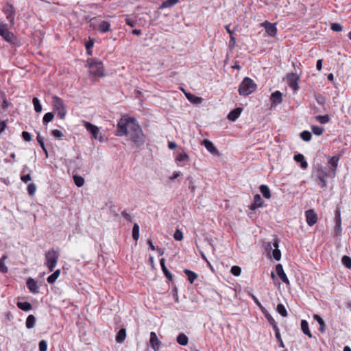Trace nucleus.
<instances>
[{
  "instance_id": "1",
  "label": "nucleus",
  "mask_w": 351,
  "mask_h": 351,
  "mask_svg": "<svg viewBox=\"0 0 351 351\" xmlns=\"http://www.w3.org/2000/svg\"><path fill=\"white\" fill-rule=\"evenodd\" d=\"M123 135H128L137 146L145 143L142 129L134 118L123 117L119 121L117 136Z\"/></svg>"
},
{
  "instance_id": "2",
  "label": "nucleus",
  "mask_w": 351,
  "mask_h": 351,
  "mask_svg": "<svg viewBox=\"0 0 351 351\" xmlns=\"http://www.w3.org/2000/svg\"><path fill=\"white\" fill-rule=\"evenodd\" d=\"M256 89V83L250 77H245L239 87L240 95L247 96L254 93Z\"/></svg>"
},
{
  "instance_id": "3",
  "label": "nucleus",
  "mask_w": 351,
  "mask_h": 351,
  "mask_svg": "<svg viewBox=\"0 0 351 351\" xmlns=\"http://www.w3.org/2000/svg\"><path fill=\"white\" fill-rule=\"evenodd\" d=\"M45 265L47 266L49 271L51 272L54 270L57 265L59 258V253L54 249H51L45 253Z\"/></svg>"
},
{
  "instance_id": "4",
  "label": "nucleus",
  "mask_w": 351,
  "mask_h": 351,
  "mask_svg": "<svg viewBox=\"0 0 351 351\" xmlns=\"http://www.w3.org/2000/svg\"><path fill=\"white\" fill-rule=\"evenodd\" d=\"M90 27L96 29L101 33H106L110 30V23L106 21L99 20L97 17H93L89 21Z\"/></svg>"
},
{
  "instance_id": "5",
  "label": "nucleus",
  "mask_w": 351,
  "mask_h": 351,
  "mask_svg": "<svg viewBox=\"0 0 351 351\" xmlns=\"http://www.w3.org/2000/svg\"><path fill=\"white\" fill-rule=\"evenodd\" d=\"M52 105L53 109L58 112L59 118L64 119L66 114V110L62 99L58 96H53L52 97Z\"/></svg>"
},
{
  "instance_id": "6",
  "label": "nucleus",
  "mask_w": 351,
  "mask_h": 351,
  "mask_svg": "<svg viewBox=\"0 0 351 351\" xmlns=\"http://www.w3.org/2000/svg\"><path fill=\"white\" fill-rule=\"evenodd\" d=\"M330 171H327L323 167H317L315 171L316 180L318 182V184L322 188H325L327 186L326 178L328 177H332L330 176Z\"/></svg>"
},
{
  "instance_id": "7",
  "label": "nucleus",
  "mask_w": 351,
  "mask_h": 351,
  "mask_svg": "<svg viewBox=\"0 0 351 351\" xmlns=\"http://www.w3.org/2000/svg\"><path fill=\"white\" fill-rule=\"evenodd\" d=\"M0 36L10 44H14L16 40L15 35L8 30L7 25L3 23L0 24Z\"/></svg>"
},
{
  "instance_id": "8",
  "label": "nucleus",
  "mask_w": 351,
  "mask_h": 351,
  "mask_svg": "<svg viewBox=\"0 0 351 351\" xmlns=\"http://www.w3.org/2000/svg\"><path fill=\"white\" fill-rule=\"evenodd\" d=\"M3 12L6 16V19L8 20L10 27H13L15 24L14 18H15V9L12 4L10 3H7L2 9Z\"/></svg>"
},
{
  "instance_id": "9",
  "label": "nucleus",
  "mask_w": 351,
  "mask_h": 351,
  "mask_svg": "<svg viewBox=\"0 0 351 351\" xmlns=\"http://www.w3.org/2000/svg\"><path fill=\"white\" fill-rule=\"evenodd\" d=\"M83 123L84 126L85 127L86 130L88 131L92 134L93 138L95 140H99L100 142L103 141V136L101 135V134H100L99 128L97 126L90 123V122L85 121H84Z\"/></svg>"
},
{
  "instance_id": "10",
  "label": "nucleus",
  "mask_w": 351,
  "mask_h": 351,
  "mask_svg": "<svg viewBox=\"0 0 351 351\" xmlns=\"http://www.w3.org/2000/svg\"><path fill=\"white\" fill-rule=\"evenodd\" d=\"M90 73L95 76L104 77L105 75L101 62L93 60L90 64Z\"/></svg>"
},
{
  "instance_id": "11",
  "label": "nucleus",
  "mask_w": 351,
  "mask_h": 351,
  "mask_svg": "<svg viewBox=\"0 0 351 351\" xmlns=\"http://www.w3.org/2000/svg\"><path fill=\"white\" fill-rule=\"evenodd\" d=\"M287 78L289 86L295 91L298 90L300 77L296 73H291L287 74Z\"/></svg>"
},
{
  "instance_id": "12",
  "label": "nucleus",
  "mask_w": 351,
  "mask_h": 351,
  "mask_svg": "<svg viewBox=\"0 0 351 351\" xmlns=\"http://www.w3.org/2000/svg\"><path fill=\"white\" fill-rule=\"evenodd\" d=\"M272 246L274 247V250L272 251V256L274 258L276 261H279L281 258V252L278 249L279 242L278 240H275L274 242L271 244L268 243L266 246V250H271Z\"/></svg>"
},
{
  "instance_id": "13",
  "label": "nucleus",
  "mask_w": 351,
  "mask_h": 351,
  "mask_svg": "<svg viewBox=\"0 0 351 351\" xmlns=\"http://www.w3.org/2000/svg\"><path fill=\"white\" fill-rule=\"evenodd\" d=\"M341 155H336L333 156L332 157L330 158L328 160V165H330V176H332V177H335L336 174V170L338 166V162L340 159Z\"/></svg>"
},
{
  "instance_id": "14",
  "label": "nucleus",
  "mask_w": 351,
  "mask_h": 351,
  "mask_svg": "<svg viewBox=\"0 0 351 351\" xmlns=\"http://www.w3.org/2000/svg\"><path fill=\"white\" fill-rule=\"evenodd\" d=\"M149 343L154 351L159 350L161 346V341L158 339L155 332H150Z\"/></svg>"
},
{
  "instance_id": "15",
  "label": "nucleus",
  "mask_w": 351,
  "mask_h": 351,
  "mask_svg": "<svg viewBox=\"0 0 351 351\" xmlns=\"http://www.w3.org/2000/svg\"><path fill=\"white\" fill-rule=\"evenodd\" d=\"M306 223L309 226H313L317 221V214L313 209H309L305 212Z\"/></svg>"
},
{
  "instance_id": "16",
  "label": "nucleus",
  "mask_w": 351,
  "mask_h": 351,
  "mask_svg": "<svg viewBox=\"0 0 351 351\" xmlns=\"http://www.w3.org/2000/svg\"><path fill=\"white\" fill-rule=\"evenodd\" d=\"M202 145H204L206 149L211 154L214 156H219L220 153L215 145L208 140H204L202 142Z\"/></svg>"
},
{
  "instance_id": "17",
  "label": "nucleus",
  "mask_w": 351,
  "mask_h": 351,
  "mask_svg": "<svg viewBox=\"0 0 351 351\" xmlns=\"http://www.w3.org/2000/svg\"><path fill=\"white\" fill-rule=\"evenodd\" d=\"M262 26L265 29L266 32L270 36H275L277 33V28L276 24L271 23L266 21L262 23Z\"/></svg>"
},
{
  "instance_id": "18",
  "label": "nucleus",
  "mask_w": 351,
  "mask_h": 351,
  "mask_svg": "<svg viewBox=\"0 0 351 351\" xmlns=\"http://www.w3.org/2000/svg\"><path fill=\"white\" fill-rule=\"evenodd\" d=\"M276 271L280 279L286 285H289V280L283 270L282 265L281 264H278L276 266Z\"/></svg>"
},
{
  "instance_id": "19",
  "label": "nucleus",
  "mask_w": 351,
  "mask_h": 351,
  "mask_svg": "<svg viewBox=\"0 0 351 351\" xmlns=\"http://www.w3.org/2000/svg\"><path fill=\"white\" fill-rule=\"evenodd\" d=\"M263 202L262 198L259 194H256L254 196L253 202L249 206V208L252 210H255L263 206Z\"/></svg>"
},
{
  "instance_id": "20",
  "label": "nucleus",
  "mask_w": 351,
  "mask_h": 351,
  "mask_svg": "<svg viewBox=\"0 0 351 351\" xmlns=\"http://www.w3.org/2000/svg\"><path fill=\"white\" fill-rule=\"evenodd\" d=\"M26 285L30 292L33 293H38L39 288L37 285L36 282L33 278H28L26 282Z\"/></svg>"
},
{
  "instance_id": "21",
  "label": "nucleus",
  "mask_w": 351,
  "mask_h": 351,
  "mask_svg": "<svg viewBox=\"0 0 351 351\" xmlns=\"http://www.w3.org/2000/svg\"><path fill=\"white\" fill-rule=\"evenodd\" d=\"M271 101L272 105L280 104L282 101V94L278 90L275 91L271 95Z\"/></svg>"
},
{
  "instance_id": "22",
  "label": "nucleus",
  "mask_w": 351,
  "mask_h": 351,
  "mask_svg": "<svg viewBox=\"0 0 351 351\" xmlns=\"http://www.w3.org/2000/svg\"><path fill=\"white\" fill-rule=\"evenodd\" d=\"M241 112V108H236L235 109L230 112V113L228 115V119L230 121H234L239 117Z\"/></svg>"
},
{
  "instance_id": "23",
  "label": "nucleus",
  "mask_w": 351,
  "mask_h": 351,
  "mask_svg": "<svg viewBox=\"0 0 351 351\" xmlns=\"http://www.w3.org/2000/svg\"><path fill=\"white\" fill-rule=\"evenodd\" d=\"M294 160L300 164V167L302 169H305L308 167V162L305 160V158L303 154H298L294 156Z\"/></svg>"
},
{
  "instance_id": "24",
  "label": "nucleus",
  "mask_w": 351,
  "mask_h": 351,
  "mask_svg": "<svg viewBox=\"0 0 351 351\" xmlns=\"http://www.w3.org/2000/svg\"><path fill=\"white\" fill-rule=\"evenodd\" d=\"M160 266H161V269L165 276V277L169 280V281H172L173 280V276L172 274L169 272V271L167 269L166 265H165V258H161L160 261Z\"/></svg>"
},
{
  "instance_id": "25",
  "label": "nucleus",
  "mask_w": 351,
  "mask_h": 351,
  "mask_svg": "<svg viewBox=\"0 0 351 351\" xmlns=\"http://www.w3.org/2000/svg\"><path fill=\"white\" fill-rule=\"evenodd\" d=\"M180 2V0H166L164 1L158 7L159 10H162L167 8H172Z\"/></svg>"
},
{
  "instance_id": "26",
  "label": "nucleus",
  "mask_w": 351,
  "mask_h": 351,
  "mask_svg": "<svg viewBox=\"0 0 351 351\" xmlns=\"http://www.w3.org/2000/svg\"><path fill=\"white\" fill-rule=\"evenodd\" d=\"M36 324V317L33 315H29L26 319L25 326L28 329L33 328Z\"/></svg>"
},
{
  "instance_id": "27",
  "label": "nucleus",
  "mask_w": 351,
  "mask_h": 351,
  "mask_svg": "<svg viewBox=\"0 0 351 351\" xmlns=\"http://www.w3.org/2000/svg\"><path fill=\"white\" fill-rule=\"evenodd\" d=\"M313 319H314V320H315L318 322V324L319 325V331L322 333H324L325 332V326H326L324 319L319 315H317V314H315L313 315Z\"/></svg>"
},
{
  "instance_id": "28",
  "label": "nucleus",
  "mask_w": 351,
  "mask_h": 351,
  "mask_svg": "<svg viewBox=\"0 0 351 351\" xmlns=\"http://www.w3.org/2000/svg\"><path fill=\"white\" fill-rule=\"evenodd\" d=\"M16 305L19 308L24 311H29L32 308V304L28 302H18Z\"/></svg>"
},
{
  "instance_id": "29",
  "label": "nucleus",
  "mask_w": 351,
  "mask_h": 351,
  "mask_svg": "<svg viewBox=\"0 0 351 351\" xmlns=\"http://www.w3.org/2000/svg\"><path fill=\"white\" fill-rule=\"evenodd\" d=\"M177 342L181 346H186L189 342V339L185 334L180 333L177 337Z\"/></svg>"
},
{
  "instance_id": "30",
  "label": "nucleus",
  "mask_w": 351,
  "mask_h": 351,
  "mask_svg": "<svg viewBox=\"0 0 351 351\" xmlns=\"http://www.w3.org/2000/svg\"><path fill=\"white\" fill-rule=\"evenodd\" d=\"M126 337V330L125 328H121L119 330L117 336L116 341L118 343H123Z\"/></svg>"
},
{
  "instance_id": "31",
  "label": "nucleus",
  "mask_w": 351,
  "mask_h": 351,
  "mask_svg": "<svg viewBox=\"0 0 351 351\" xmlns=\"http://www.w3.org/2000/svg\"><path fill=\"white\" fill-rule=\"evenodd\" d=\"M261 193L263 194V197L266 199H269L271 197V193L269 187L267 185L262 184L259 187Z\"/></svg>"
},
{
  "instance_id": "32",
  "label": "nucleus",
  "mask_w": 351,
  "mask_h": 351,
  "mask_svg": "<svg viewBox=\"0 0 351 351\" xmlns=\"http://www.w3.org/2000/svg\"><path fill=\"white\" fill-rule=\"evenodd\" d=\"M184 273L187 276L188 280L191 284L193 283L195 280L197 278V275L189 269H185Z\"/></svg>"
},
{
  "instance_id": "33",
  "label": "nucleus",
  "mask_w": 351,
  "mask_h": 351,
  "mask_svg": "<svg viewBox=\"0 0 351 351\" xmlns=\"http://www.w3.org/2000/svg\"><path fill=\"white\" fill-rule=\"evenodd\" d=\"M301 329L304 334L306 335L308 337H311L312 335L308 328V324L306 320H302L301 322Z\"/></svg>"
},
{
  "instance_id": "34",
  "label": "nucleus",
  "mask_w": 351,
  "mask_h": 351,
  "mask_svg": "<svg viewBox=\"0 0 351 351\" xmlns=\"http://www.w3.org/2000/svg\"><path fill=\"white\" fill-rule=\"evenodd\" d=\"M60 274V270L57 269L52 274L48 276L47 281L49 284H53L57 280Z\"/></svg>"
},
{
  "instance_id": "35",
  "label": "nucleus",
  "mask_w": 351,
  "mask_h": 351,
  "mask_svg": "<svg viewBox=\"0 0 351 351\" xmlns=\"http://www.w3.org/2000/svg\"><path fill=\"white\" fill-rule=\"evenodd\" d=\"M8 258V256L6 254L3 255V256L0 258V272L3 274H5L8 272V269L5 265V261Z\"/></svg>"
},
{
  "instance_id": "36",
  "label": "nucleus",
  "mask_w": 351,
  "mask_h": 351,
  "mask_svg": "<svg viewBox=\"0 0 351 351\" xmlns=\"http://www.w3.org/2000/svg\"><path fill=\"white\" fill-rule=\"evenodd\" d=\"M187 99L193 104H199L202 101V98L197 97L192 94H186Z\"/></svg>"
},
{
  "instance_id": "37",
  "label": "nucleus",
  "mask_w": 351,
  "mask_h": 351,
  "mask_svg": "<svg viewBox=\"0 0 351 351\" xmlns=\"http://www.w3.org/2000/svg\"><path fill=\"white\" fill-rule=\"evenodd\" d=\"M32 103L34 107V110L36 112H40L42 111V105L40 100L37 97H34Z\"/></svg>"
},
{
  "instance_id": "38",
  "label": "nucleus",
  "mask_w": 351,
  "mask_h": 351,
  "mask_svg": "<svg viewBox=\"0 0 351 351\" xmlns=\"http://www.w3.org/2000/svg\"><path fill=\"white\" fill-rule=\"evenodd\" d=\"M300 138L306 142L310 141L312 138L311 133L307 130H304V131L300 133Z\"/></svg>"
},
{
  "instance_id": "39",
  "label": "nucleus",
  "mask_w": 351,
  "mask_h": 351,
  "mask_svg": "<svg viewBox=\"0 0 351 351\" xmlns=\"http://www.w3.org/2000/svg\"><path fill=\"white\" fill-rule=\"evenodd\" d=\"M277 312L282 317L287 316V311L282 304H278L276 308Z\"/></svg>"
},
{
  "instance_id": "40",
  "label": "nucleus",
  "mask_w": 351,
  "mask_h": 351,
  "mask_svg": "<svg viewBox=\"0 0 351 351\" xmlns=\"http://www.w3.org/2000/svg\"><path fill=\"white\" fill-rule=\"evenodd\" d=\"M132 238L135 241H138L139 238V226L137 223H134L133 226Z\"/></svg>"
},
{
  "instance_id": "41",
  "label": "nucleus",
  "mask_w": 351,
  "mask_h": 351,
  "mask_svg": "<svg viewBox=\"0 0 351 351\" xmlns=\"http://www.w3.org/2000/svg\"><path fill=\"white\" fill-rule=\"evenodd\" d=\"M312 132L314 134L317 136L322 135L324 132V128L322 127L317 126V125H313L311 126Z\"/></svg>"
},
{
  "instance_id": "42",
  "label": "nucleus",
  "mask_w": 351,
  "mask_h": 351,
  "mask_svg": "<svg viewBox=\"0 0 351 351\" xmlns=\"http://www.w3.org/2000/svg\"><path fill=\"white\" fill-rule=\"evenodd\" d=\"M315 119L321 124H326L330 121L328 115H318L315 117Z\"/></svg>"
},
{
  "instance_id": "43",
  "label": "nucleus",
  "mask_w": 351,
  "mask_h": 351,
  "mask_svg": "<svg viewBox=\"0 0 351 351\" xmlns=\"http://www.w3.org/2000/svg\"><path fill=\"white\" fill-rule=\"evenodd\" d=\"M54 117V114L53 112H47L46 113L43 119V122L45 125H47L48 123L51 122Z\"/></svg>"
},
{
  "instance_id": "44",
  "label": "nucleus",
  "mask_w": 351,
  "mask_h": 351,
  "mask_svg": "<svg viewBox=\"0 0 351 351\" xmlns=\"http://www.w3.org/2000/svg\"><path fill=\"white\" fill-rule=\"evenodd\" d=\"M73 180L75 185L78 187L82 186L84 184V179L80 176H74Z\"/></svg>"
},
{
  "instance_id": "45",
  "label": "nucleus",
  "mask_w": 351,
  "mask_h": 351,
  "mask_svg": "<svg viewBox=\"0 0 351 351\" xmlns=\"http://www.w3.org/2000/svg\"><path fill=\"white\" fill-rule=\"evenodd\" d=\"M51 134L56 139L58 140H62L64 136V134L58 130H53Z\"/></svg>"
},
{
  "instance_id": "46",
  "label": "nucleus",
  "mask_w": 351,
  "mask_h": 351,
  "mask_svg": "<svg viewBox=\"0 0 351 351\" xmlns=\"http://www.w3.org/2000/svg\"><path fill=\"white\" fill-rule=\"evenodd\" d=\"M189 156L187 154L184 152H182L177 155L176 160L177 162H183L187 160Z\"/></svg>"
},
{
  "instance_id": "47",
  "label": "nucleus",
  "mask_w": 351,
  "mask_h": 351,
  "mask_svg": "<svg viewBox=\"0 0 351 351\" xmlns=\"http://www.w3.org/2000/svg\"><path fill=\"white\" fill-rule=\"evenodd\" d=\"M341 262L347 268L350 269L351 267V258L350 256H343Z\"/></svg>"
},
{
  "instance_id": "48",
  "label": "nucleus",
  "mask_w": 351,
  "mask_h": 351,
  "mask_svg": "<svg viewBox=\"0 0 351 351\" xmlns=\"http://www.w3.org/2000/svg\"><path fill=\"white\" fill-rule=\"evenodd\" d=\"M230 272L234 276H239L241 273V269L237 265H234L231 267Z\"/></svg>"
},
{
  "instance_id": "49",
  "label": "nucleus",
  "mask_w": 351,
  "mask_h": 351,
  "mask_svg": "<svg viewBox=\"0 0 351 351\" xmlns=\"http://www.w3.org/2000/svg\"><path fill=\"white\" fill-rule=\"evenodd\" d=\"M39 351H47V342L45 340L40 341L38 343Z\"/></svg>"
},
{
  "instance_id": "50",
  "label": "nucleus",
  "mask_w": 351,
  "mask_h": 351,
  "mask_svg": "<svg viewBox=\"0 0 351 351\" xmlns=\"http://www.w3.org/2000/svg\"><path fill=\"white\" fill-rule=\"evenodd\" d=\"M27 189L28 193L30 195H33L36 192V186L35 184L30 183L29 184H28Z\"/></svg>"
},
{
  "instance_id": "51",
  "label": "nucleus",
  "mask_w": 351,
  "mask_h": 351,
  "mask_svg": "<svg viewBox=\"0 0 351 351\" xmlns=\"http://www.w3.org/2000/svg\"><path fill=\"white\" fill-rule=\"evenodd\" d=\"M125 21V23L132 27H134L136 25V21L134 19L129 17L128 16H126Z\"/></svg>"
},
{
  "instance_id": "52",
  "label": "nucleus",
  "mask_w": 351,
  "mask_h": 351,
  "mask_svg": "<svg viewBox=\"0 0 351 351\" xmlns=\"http://www.w3.org/2000/svg\"><path fill=\"white\" fill-rule=\"evenodd\" d=\"M21 180L24 183H27L29 181L32 180V177L30 176L29 173H21Z\"/></svg>"
},
{
  "instance_id": "53",
  "label": "nucleus",
  "mask_w": 351,
  "mask_h": 351,
  "mask_svg": "<svg viewBox=\"0 0 351 351\" xmlns=\"http://www.w3.org/2000/svg\"><path fill=\"white\" fill-rule=\"evenodd\" d=\"M173 237L174 239L176 240V241H181L183 239V233L181 230H176L174 234H173Z\"/></svg>"
},
{
  "instance_id": "54",
  "label": "nucleus",
  "mask_w": 351,
  "mask_h": 351,
  "mask_svg": "<svg viewBox=\"0 0 351 351\" xmlns=\"http://www.w3.org/2000/svg\"><path fill=\"white\" fill-rule=\"evenodd\" d=\"M343 29V27L337 23H334L331 24V29L334 32H341Z\"/></svg>"
},
{
  "instance_id": "55",
  "label": "nucleus",
  "mask_w": 351,
  "mask_h": 351,
  "mask_svg": "<svg viewBox=\"0 0 351 351\" xmlns=\"http://www.w3.org/2000/svg\"><path fill=\"white\" fill-rule=\"evenodd\" d=\"M22 137L23 138L25 141H27V142H29L32 141V134L28 132H26V131H23L22 132Z\"/></svg>"
},
{
  "instance_id": "56",
  "label": "nucleus",
  "mask_w": 351,
  "mask_h": 351,
  "mask_svg": "<svg viewBox=\"0 0 351 351\" xmlns=\"http://www.w3.org/2000/svg\"><path fill=\"white\" fill-rule=\"evenodd\" d=\"M315 99H316L317 102L320 105H324L326 102L325 97L322 95H317L315 96Z\"/></svg>"
},
{
  "instance_id": "57",
  "label": "nucleus",
  "mask_w": 351,
  "mask_h": 351,
  "mask_svg": "<svg viewBox=\"0 0 351 351\" xmlns=\"http://www.w3.org/2000/svg\"><path fill=\"white\" fill-rule=\"evenodd\" d=\"M263 313L265 314V317L267 318V321L269 322L271 326H273L274 324H276L274 319L270 314L266 313L265 312Z\"/></svg>"
},
{
  "instance_id": "58",
  "label": "nucleus",
  "mask_w": 351,
  "mask_h": 351,
  "mask_svg": "<svg viewBox=\"0 0 351 351\" xmlns=\"http://www.w3.org/2000/svg\"><path fill=\"white\" fill-rule=\"evenodd\" d=\"M110 214L114 217H117L119 215L118 210H117L116 207L114 206H111L109 208Z\"/></svg>"
},
{
  "instance_id": "59",
  "label": "nucleus",
  "mask_w": 351,
  "mask_h": 351,
  "mask_svg": "<svg viewBox=\"0 0 351 351\" xmlns=\"http://www.w3.org/2000/svg\"><path fill=\"white\" fill-rule=\"evenodd\" d=\"M341 219H335V228L337 233L341 231Z\"/></svg>"
},
{
  "instance_id": "60",
  "label": "nucleus",
  "mask_w": 351,
  "mask_h": 351,
  "mask_svg": "<svg viewBox=\"0 0 351 351\" xmlns=\"http://www.w3.org/2000/svg\"><path fill=\"white\" fill-rule=\"evenodd\" d=\"M93 45H94V41L93 40H90L85 43V47H86V49L87 51H89L90 49H91L93 48Z\"/></svg>"
},
{
  "instance_id": "61",
  "label": "nucleus",
  "mask_w": 351,
  "mask_h": 351,
  "mask_svg": "<svg viewBox=\"0 0 351 351\" xmlns=\"http://www.w3.org/2000/svg\"><path fill=\"white\" fill-rule=\"evenodd\" d=\"M121 215L123 216V217H124L127 221H132V217H131V215L128 213H126L125 210H123V212H121Z\"/></svg>"
},
{
  "instance_id": "62",
  "label": "nucleus",
  "mask_w": 351,
  "mask_h": 351,
  "mask_svg": "<svg viewBox=\"0 0 351 351\" xmlns=\"http://www.w3.org/2000/svg\"><path fill=\"white\" fill-rule=\"evenodd\" d=\"M252 298L254 302L256 303V304L257 306H258L261 308L263 313H264V308L262 306V305H261V302H259L258 299L255 295H252Z\"/></svg>"
},
{
  "instance_id": "63",
  "label": "nucleus",
  "mask_w": 351,
  "mask_h": 351,
  "mask_svg": "<svg viewBox=\"0 0 351 351\" xmlns=\"http://www.w3.org/2000/svg\"><path fill=\"white\" fill-rule=\"evenodd\" d=\"M229 44H230V48H232L235 46V44H236V41H235V38L234 36H230V42H229Z\"/></svg>"
},
{
  "instance_id": "64",
  "label": "nucleus",
  "mask_w": 351,
  "mask_h": 351,
  "mask_svg": "<svg viewBox=\"0 0 351 351\" xmlns=\"http://www.w3.org/2000/svg\"><path fill=\"white\" fill-rule=\"evenodd\" d=\"M181 174L182 173H181L180 171H174L173 173L172 176L170 178V180H174L175 179L178 178L179 176H180Z\"/></svg>"
}]
</instances>
